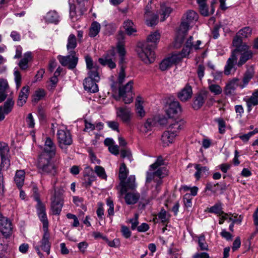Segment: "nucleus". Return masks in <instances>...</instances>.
<instances>
[{
  "label": "nucleus",
  "mask_w": 258,
  "mask_h": 258,
  "mask_svg": "<svg viewBox=\"0 0 258 258\" xmlns=\"http://www.w3.org/2000/svg\"><path fill=\"white\" fill-rule=\"evenodd\" d=\"M164 164L162 157L159 156L156 162L150 166L149 171L147 173L146 181L150 182L152 180L155 183V187L152 189L153 198H156L161 190V185L162 184V179L168 174L166 167L161 166Z\"/></svg>",
  "instance_id": "f257e3e1"
},
{
  "label": "nucleus",
  "mask_w": 258,
  "mask_h": 258,
  "mask_svg": "<svg viewBox=\"0 0 258 258\" xmlns=\"http://www.w3.org/2000/svg\"><path fill=\"white\" fill-rule=\"evenodd\" d=\"M160 37V34L158 31L152 33L148 36L147 41L138 46V55L145 63L150 64L154 61L155 54L154 49L159 42Z\"/></svg>",
  "instance_id": "f03ea898"
},
{
  "label": "nucleus",
  "mask_w": 258,
  "mask_h": 258,
  "mask_svg": "<svg viewBox=\"0 0 258 258\" xmlns=\"http://www.w3.org/2000/svg\"><path fill=\"white\" fill-rule=\"evenodd\" d=\"M232 43L235 48L232 52L237 57L239 55L237 66L240 67L252 57L253 52L249 49V46L246 43H243L240 39L236 38L233 39Z\"/></svg>",
  "instance_id": "7ed1b4c3"
},
{
  "label": "nucleus",
  "mask_w": 258,
  "mask_h": 258,
  "mask_svg": "<svg viewBox=\"0 0 258 258\" xmlns=\"http://www.w3.org/2000/svg\"><path fill=\"white\" fill-rule=\"evenodd\" d=\"M64 190L62 188L54 189V194L51 198V211L53 214L59 215L63 204Z\"/></svg>",
  "instance_id": "20e7f679"
},
{
  "label": "nucleus",
  "mask_w": 258,
  "mask_h": 258,
  "mask_svg": "<svg viewBox=\"0 0 258 258\" xmlns=\"http://www.w3.org/2000/svg\"><path fill=\"white\" fill-rule=\"evenodd\" d=\"M199 15L197 12L192 10H189L184 15L182 21L180 25V31L187 33L189 25L198 21Z\"/></svg>",
  "instance_id": "39448f33"
},
{
  "label": "nucleus",
  "mask_w": 258,
  "mask_h": 258,
  "mask_svg": "<svg viewBox=\"0 0 258 258\" xmlns=\"http://www.w3.org/2000/svg\"><path fill=\"white\" fill-rule=\"evenodd\" d=\"M202 42L200 40L194 41L192 36H189L185 41V45L181 52H178L183 58L186 57L192 52L193 50H197L201 48L200 45Z\"/></svg>",
  "instance_id": "423d86ee"
},
{
  "label": "nucleus",
  "mask_w": 258,
  "mask_h": 258,
  "mask_svg": "<svg viewBox=\"0 0 258 258\" xmlns=\"http://www.w3.org/2000/svg\"><path fill=\"white\" fill-rule=\"evenodd\" d=\"M52 157L39 156L38 167L42 174H53L55 168L53 164L50 162Z\"/></svg>",
  "instance_id": "0eeeda50"
},
{
  "label": "nucleus",
  "mask_w": 258,
  "mask_h": 258,
  "mask_svg": "<svg viewBox=\"0 0 258 258\" xmlns=\"http://www.w3.org/2000/svg\"><path fill=\"white\" fill-rule=\"evenodd\" d=\"M133 84V81H130L125 85L119 87V96L122 98V101L125 104H129L133 101L132 89Z\"/></svg>",
  "instance_id": "6e6552de"
},
{
  "label": "nucleus",
  "mask_w": 258,
  "mask_h": 258,
  "mask_svg": "<svg viewBox=\"0 0 258 258\" xmlns=\"http://www.w3.org/2000/svg\"><path fill=\"white\" fill-rule=\"evenodd\" d=\"M49 238L50 234L48 231L47 229H44L42 239L40 241V246L35 247L40 258H44L43 254L40 252V248H41L42 250L46 252L48 255L50 253L51 243L49 242Z\"/></svg>",
  "instance_id": "1a4fd4ad"
},
{
  "label": "nucleus",
  "mask_w": 258,
  "mask_h": 258,
  "mask_svg": "<svg viewBox=\"0 0 258 258\" xmlns=\"http://www.w3.org/2000/svg\"><path fill=\"white\" fill-rule=\"evenodd\" d=\"M182 59V57L179 53H174L161 62L159 66L160 69L162 71H166L179 62Z\"/></svg>",
  "instance_id": "9d476101"
},
{
  "label": "nucleus",
  "mask_w": 258,
  "mask_h": 258,
  "mask_svg": "<svg viewBox=\"0 0 258 258\" xmlns=\"http://www.w3.org/2000/svg\"><path fill=\"white\" fill-rule=\"evenodd\" d=\"M68 53L69 54L67 56L59 55L58 59L62 66L68 67L69 69L73 70L77 64L78 58L76 56L75 52H74V53Z\"/></svg>",
  "instance_id": "9b49d317"
},
{
  "label": "nucleus",
  "mask_w": 258,
  "mask_h": 258,
  "mask_svg": "<svg viewBox=\"0 0 258 258\" xmlns=\"http://www.w3.org/2000/svg\"><path fill=\"white\" fill-rule=\"evenodd\" d=\"M88 77L84 81L83 85L85 90L90 92V93H95L98 91V87L96 83L100 80H96L95 75L91 73H88Z\"/></svg>",
  "instance_id": "f8f14e48"
},
{
  "label": "nucleus",
  "mask_w": 258,
  "mask_h": 258,
  "mask_svg": "<svg viewBox=\"0 0 258 258\" xmlns=\"http://www.w3.org/2000/svg\"><path fill=\"white\" fill-rule=\"evenodd\" d=\"M116 116L119 118L122 121L128 123L132 116V112L130 108L126 106L116 107Z\"/></svg>",
  "instance_id": "ddd939ff"
},
{
  "label": "nucleus",
  "mask_w": 258,
  "mask_h": 258,
  "mask_svg": "<svg viewBox=\"0 0 258 258\" xmlns=\"http://www.w3.org/2000/svg\"><path fill=\"white\" fill-rule=\"evenodd\" d=\"M12 225L10 220L5 217H0V231L6 238L12 233Z\"/></svg>",
  "instance_id": "4468645a"
},
{
  "label": "nucleus",
  "mask_w": 258,
  "mask_h": 258,
  "mask_svg": "<svg viewBox=\"0 0 258 258\" xmlns=\"http://www.w3.org/2000/svg\"><path fill=\"white\" fill-rule=\"evenodd\" d=\"M59 146L62 148L63 145H70L73 142L70 133L67 130H59L57 133Z\"/></svg>",
  "instance_id": "2eb2a0df"
},
{
  "label": "nucleus",
  "mask_w": 258,
  "mask_h": 258,
  "mask_svg": "<svg viewBox=\"0 0 258 258\" xmlns=\"http://www.w3.org/2000/svg\"><path fill=\"white\" fill-rule=\"evenodd\" d=\"M237 56L234 55V54L231 52L224 67V73L225 75H229L235 71L236 66H237Z\"/></svg>",
  "instance_id": "dca6fc26"
},
{
  "label": "nucleus",
  "mask_w": 258,
  "mask_h": 258,
  "mask_svg": "<svg viewBox=\"0 0 258 258\" xmlns=\"http://www.w3.org/2000/svg\"><path fill=\"white\" fill-rule=\"evenodd\" d=\"M55 154V146L50 138H47L45 141L44 150L39 156L44 155L45 157H52Z\"/></svg>",
  "instance_id": "f3484780"
},
{
  "label": "nucleus",
  "mask_w": 258,
  "mask_h": 258,
  "mask_svg": "<svg viewBox=\"0 0 258 258\" xmlns=\"http://www.w3.org/2000/svg\"><path fill=\"white\" fill-rule=\"evenodd\" d=\"M194 166L196 171L194 175L197 180H199L202 177H207L209 174V169L206 166H203L200 164H189L187 168Z\"/></svg>",
  "instance_id": "a211bd4d"
},
{
  "label": "nucleus",
  "mask_w": 258,
  "mask_h": 258,
  "mask_svg": "<svg viewBox=\"0 0 258 258\" xmlns=\"http://www.w3.org/2000/svg\"><path fill=\"white\" fill-rule=\"evenodd\" d=\"M124 34L123 32L120 31L118 33V42L116 46L117 53L120 57V64L123 63L124 60V56L125 55V50L124 46L123 40L124 39Z\"/></svg>",
  "instance_id": "6ab92c4d"
},
{
  "label": "nucleus",
  "mask_w": 258,
  "mask_h": 258,
  "mask_svg": "<svg viewBox=\"0 0 258 258\" xmlns=\"http://www.w3.org/2000/svg\"><path fill=\"white\" fill-rule=\"evenodd\" d=\"M150 9V7L147 6L145 12V18L146 24L151 27L157 24L159 17L157 14L152 13Z\"/></svg>",
  "instance_id": "aec40b11"
},
{
  "label": "nucleus",
  "mask_w": 258,
  "mask_h": 258,
  "mask_svg": "<svg viewBox=\"0 0 258 258\" xmlns=\"http://www.w3.org/2000/svg\"><path fill=\"white\" fill-rule=\"evenodd\" d=\"M14 101L12 98H8L4 106H0V121L4 119L5 115L9 114L13 108Z\"/></svg>",
  "instance_id": "412c9836"
},
{
  "label": "nucleus",
  "mask_w": 258,
  "mask_h": 258,
  "mask_svg": "<svg viewBox=\"0 0 258 258\" xmlns=\"http://www.w3.org/2000/svg\"><path fill=\"white\" fill-rule=\"evenodd\" d=\"M192 95V88L187 84L178 93V97L181 101L185 102L191 98Z\"/></svg>",
  "instance_id": "4be33fe9"
},
{
  "label": "nucleus",
  "mask_w": 258,
  "mask_h": 258,
  "mask_svg": "<svg viewBox=\"0 0 258 258\" xmlns=\"http://www.w3.org/2000/svg\"><path fill=\"white\" fill-rule=\"evenodd\" d=\"M136 178L135 175H131L126 182L122 183L120 192L122 195L125 194L129 189L133 190L136 187L135 182Z\"/></svg>",
  "instance_id": "5701e85b"
},
{
  "label": "nucleus",
  "mask_w": 258,
  "mask_h": 258,
  "mask_svg": "<svg viewBox=\"0 0 258 258\" xmlns=\"http://www.w3.org/2000/svg\"><path fill=\"white\" fill-rule=\"evenodd\" d=\"M176 136V133L170 132L168 130L164 132L161 137L163 146L166 147L172 144L174 141Z\"/></svg>",
  "instance_id": "b1692460"
},
{
  "label": "nucleus",
  "mask_w": 258,
  "mask_h": 258,
  "mask_svg": "<svg viewBox=\"0 0 258 258\" xmlns=\"http://www.w3.org/2000/svg\"><path fill=\"white\" fill-rule=\"evenodd\" d=\"M84 181L83 184L86 187H89L91 185L92 182L95 180L96 177L94 174L89 175L90 173H93L92 169L89 166L85 167Z\"/></svg>",
  "instance_id": "393cba45"
},
{
  "label": "nucleus",
  "mask_w": 258,
  "mask_h": 258,
  "mask_svg": "<svg viewBox=\"0 0 258 258\" xmlns=\"http://www.w3.org/2000/svg\"><path fill=\"white\" fill-rule=\"evenodd\" d=\"M85 59L86 63L87 69L88 70V73H91L92 74H95L96 80H98V66L97 64L93 63L92 58L89 55L85 56Z\"/></svg>",
  "instance_id": "a878e982"
},
{
  "label": "nucleus",
  "mask_w": 258,
  "mask_h": 258,
  "mask_svg": "<svg viewBox=\"0 0 258 258\" xmlns=\"http://www.w3.org/2000/svg\"><path fill=\"white\" fill-rule=\"evenodd\" d=\"M181 111V108L179 102L178 101H173L169 104L168 108L166 110V114L169 118H171L173 117L174 115Z\"/></svg>",
  "instance_id": "bb28decb"
},
{
  "label": "nucleus",
  "mask_w": 258,
  "mask_h": 258,
  "mask_svg": "<svg viewBox=\"0 0 258 258\" xmlns=\"http://www.w3.org/2000/svg\"><path fill=\"white\" fill-rule=\"evenodd\" d=\"M125 193L124 198L127 205H134L137 203L140 198L139 193L135 191Z\"/></svg>",
  "instance_id": "cd10ccee"
},
{
  "label": "nucleus",
  "mask_w": 258,
  "mask_h": 258,
  "mask_svg": "<svg viewBox=\"0 0 258 258\" xmlns=\"http://www.w3.org/2000/svg\"><path fill=\"white\" fill-rule=\"evenodd\" d=\"M244 100L246 103L248 112L251 111L252 107L258 104V90L253 92L249 98H244Z\"/></svg>",
  "instance_id": "c85d7f7f"
},
{
  "label": "nucleus",
  "mask_w": 258,
  "mask_h": 258,
  "mask_svg": "<svg viewBox=\"0 0 258 258\" xmlns=\"http://www.w3.org/2000/svg\"><path fill=\"white\" fill-rule=\"evenodd\" d=\"M185 123V121L183 119H178L173 121V122L170 123L168 127V130L170 131V132L176 133V135L177 136L179 131L183 128Z\"/></svg>",
  "instance_id": "c756f323"
},
{
  "label": "nucleus",
  "mask_w": 258,
  "mask_h": 258,
  "mask_svg": "<svg viewBox=\"0 0 258 258\" xmlns=\"http://www.w3.org/2000/svg\"><path fill=\"white\" fill-rule=\"evenodd\" d=\"M29 92V88L28 86L23 87L18 98L17 104L19 106H22L27 100Z\"/></svg>",
  "instance_id": "7c9ffc66"
},
{
  "label": "nucleus",
  "mask_w": 258,
  "mask_h": 258,
  "mask_svg": "<svg viewBox=\"0 0 258 258\" xmlns=\"http://www.w3.org/2000/svg\"><path fill=\"white\" fill-rule=\"evenodd\" d=\"M46 22L57 24L60 20V18L55 11L48 12L44 17Z\"/></svg>",
  "instance_id": "2f4dec72"
},
{
  "label": "nucleus",
  "mask_w": 258,
  "mask_h": 258,
  "mask_svg": "<svg viewBox=\"0 0 258 258\" xmlns=\"http://www.w3.org/2000/svg\"><path fill=\"white\" fill-rule=\"evenodd\" d=\"M186 34L187 33H185L183 30L180 31V28H179V30L173 43V46L175 48H178L181 46Z\"/></svg>",
  "instance_id": "473e14b6"
},
{
  "label": "nucleus",
  "mask_w": 258,
  "mask_h": 258,
  "mask_svg": "<svg viewBox=\"0 0 258 258\" xmlns=\"http://www.w3.org/2000/svg\"><path fill=\"white\" fill-rule=\"evenodd\" d=\"M238 81V79L235 78L230 81L228 84L226 85L225 88V94L226 95L233 94L236 86L238 85H239Z\"/></svg>",
  "instance_id": "72a5a7b5"
},
{
  "label": "nucleus",
  "mask_w": 258,
  "mask_h": 258,
  "mask_svg": "<svg viewBox=\"0 0 258 258\" xmlns=\"http://www.w3.org/2000/svg\"><path fill=\"white\" fill-rule=\"evenodd\" d=\"M77 45V40L75 35L73 34H71L67 40V48L68 52L74 53V49L76 47Z\"/></svg>",
  "instance_id": "f704fd0d"
},
{
  "label": "nucleus",
  "mask_w": 258,
  "mask_h": 258,
  "mask_svg": "<svg viewBox=\"0 0 258 258\" xmlns=\"http://www.w3.org/2000/svg\"><path fill=\"white\" fill-rule=\"evenodd\" d=\"M123 27L126 33L128 35H132L137 32L136 28L131 20H125L123 24Z\"/></svg>",
  "instance_id": "c9c22d12"
},
{
  "label": "nucleus",
  "mask_w": 258,
  "mask_h": 258,
  "mask_svg": "<svg viewBox=\"0 0 258 258\" xmlns=\"http://www.w3.org/2000/svg\"><path fill=\"white\" fill-rule=\"evenodd\" d=\"M25 177V172L24 170H17L15 176V182L19 188H21L24 184Z\"/></svg>",
  "instance_id": "e433bc0d"
},
{
  "label": "nucleus",
  "mask_w": 258,
  "mask_h": 258,
  "mask_svg": "<svg viewBox=\"0 0 258 258\" xmlns=\"http://www.w3.org/2000/svg\"><path fill=\"white\" fill-rule=\"evenodd\" d=\"M207 1V0H197L200 14L204 17H207L210 15Z\"/></svg>",
  "instance_id": "4c0bfd02"
},
{
  "label": "nucleus",
  "mask_w": 258,
  "mask_h": 258,
  "mask_svg": "<svg viewBox=\"0 0 258 258\" xmlns=\"http://www.w3.org/2000/svg\"><path fill=\"white\" fill-rule=\"evenodd\" d=\"M208 89L210 91L215 95H219L222 92V88L218 84L214 83V81L208 80Z\"/></svg>",
  "instance_id": "58836bf2"
},
{
  "label": "nucleus",
  "mask_w": 258,
  "mask_h": 258,
  "mask_svg": "<svg viewBox=\"0 0 258 258\" xmlns=\"http://www.w3.org/2000/svg\"><path fill=\"white\" fill-rule=\"evenodd\" d=\"M251 33L252 29L250 27H245L238 31L233 39L237 38L241 40L243 38H247L250 36Z\"/></svg>",
  "instance_id": "ea45409f"
},
{
  "label": "nucleus",
  "mask_w": 258,
  "mask_h": 258,
  "mask_svg": "<svg viewBox=\"0 0 258 258\" xmlns=\"http://www.w3.org/2000/svg\"><path fill=\"white\" fill-rule=\"evenodd\" d=\"M100 29L101 26L98 22H93L89 29V36L91 37H95L100 32Z\"/></svg>",
  "instance_id": "a19ab883"
},
{
  "label": "nucleus",
  "mask_w": 258,
  "mask_h": 258,
  "mask_svg": "<svg viewBox=\"0 0 258 258\" xmlns=\"http://www.w3.org/2000/svg\"><path fill=\"white\" fill-rule=\"evenodd\" d=\"M161 21H164L167 17L169 16V15L172 11V9L166 6L165 4H162L161 6Z\"/></svg>",
  "instance_id": "79ce46f5"
},
{
  "label": "nucleus",
  "mask_w": 258,
  "mask_h": 258,
  "mask_svg": "<svg viewBox=\"0 0 258 258\" xmlns=\"http://www.w3.org/2000/svg\"><path fill=\"white\" fill-rule=\"evenodd\" d=\"M98 61L99 63L102 66H107L108 67L111 69H114L116 67L115 63L108 56L99 58Z\"/></svg>",
  "instance_id": "37998d69"
},
{
  "label": "nucleus",
  "mask_w": 258,
  "mask_h": 258,
  "mask_svg": "<svg viewBox=\"0 0 258 258\" xmlns=\"http://www.w3.org/2000/svg\"><path fill=\"white\" fill-rule=\"evenodd\" d=\"M208 211L211 213H214L216 215H221L223 213L222 208V204L220 202L216 203L208 209Z\"/></svg>",
  "instance_id": "c03bdc74"
},
{
  "label": "nucleus",
  "mask_w": 258,
  "mask_h": 258,
  "mask_svg": "<svg viewBox=\"0 0 258 258\" xmlns=\"http://www.w3.org/2000/svg\"><path fill=\"white\" fill-rule=\"evenodd\" d=\"M205 97L203 94H199L194 102V108L196 109L200 108L204 103Z\"/></svg>",
  "instance_id": "a18cd8bd"
},
{
  "label": "nucleus",
  "mask_w": 258,
  "mask_h": 258,
  "mask_svg": "<svg viewBox=\"0 0 258 258\" xmlns=\"http://www.w3.org/2000/svg\"><path fill=\"white\" fill-rule=\"evenodd\" d=\"M94 172L99 178L102 179H107V176L104 168L102 166L96 165L94 167Z\"/></svg>",
  "instance_id": "49530a36"
},
{
  "label": "nucleus",
  "mask_w": 258,
  "mask_h": 258,
  "mask_svg": "<svg viewBox=\"0 0 258 258\" xmlns=\"http://www.w3.org/2000/svg\"><path fill=\"white\" fill-rule=\"evenodd\" d=\"M45 95V92L43 89H38L35 91L33 96V101L37 102L42 99Z\"/></svg>",
  "instance_id": "de8ad7c7"
},
{
  "label": "nucleus",
  "mask_w": 258,
  "mask_h": 258,
  "mask_svg": "<svg viewBox=\"0 0 258 258\" xmlns=\"http://www.w3.org/2000/svg\"><path fill=\"white\" fill-rule=\"evenodd\" d=\"M215 121L218 123L219 133L223 134L225 132L226 124L225 121L222 118H217Z\"/></svg>",
  "instance_id": "09e8293b"
},
{
  "label": "nucleus",
  "mask_w": 258,
  "mask_h": 258,
  "mask_svg": "<svg viewBox=\"0 0 258 258\" xmlns=\"http://www.w3.org/2000/svg\"><path fill=\"white\" fill-rule=\"evenodd\" d=\"M128 172L124 163H122L119 168V177L120 180L122 182L124 181L127 175Z\"/></svg>",
  "instance_id": "8fccbe9b"
},
{
  "label": "nucleus",
  "mask_w": 258,
  "mask_h": 258,
  "mask_svg": "<svg viewBox=\"0 0 258 258\" xmlns=\"http://www.w3.org/2000/svg\"><path fill=\"white\" fill-rule=\"evenodd\" d=\"M253 77V73L252 72L247 71L245 73L243 78L242 79L243 84L240 85L239 84V86L241 88H244L246 85L248 84L249 81L250 80V79Z\"/></svg>",
  "instance_id": "3c124183"
},
{
  "label": "nucleus",
  "mask_w": 258,
  "mask_h": 258,
  "mask_svg": "<svg viewBox=\"0 0 258 258\" xmlns=\"http://www.w3.org/2000/svg\"><path fill=\"white\" fill-rule=\"evenodd\" d=\"M154 123V121L153 119L151 118L148 119L143 126V131L145 133H147L149 131H150L152 130Z\"/></svg>",
  "instance_id": "603ef678"
},
{
  "label": "nucleus",
  "mask_w": 258,
  "mask_h": 258,
  "mask_svg": "<svg viewBox=\"0 0 258 258\" xmlns=\"http://www.w3.org/2000/svg\"><path fill=\"white\" fill-rule=\"evenodd\" d=\"M9 148L8 145L5 143H0V155L1 157L8 156Z\"/></svg>",
  "instance_id": "864d4df0"
},
{
  "label": "nucleus",
  "mask_w": 258,
  "mask_h": 258,
  "mask_svg": "<svg viewBox=\"0 0 258 258\" xmlns=\"http://www.w3.org/2000/svg\"><path fill=\"white\" fill-rule=\"evenodd\" d=\"M14 75L15 77V81L16 85V88L17 89H18L21 85V76L20 72L16 68L14 70Z\"/></svg>",
  "instance_id": "5fc2aeb1"
},
{
  "label": "nucleus",
  "mask_w": 258,
  "mask_h": 258,
  "mask_svg": "<svg viewBox=\"0 0 258 258\" xmlns=\"http://www.w3.org/2000/svg\"><path fill=\"white\" fill-rule=\"evenodd\" d=\"M198 244L202 250L208 249V245L205 242V238L204 235H201L199 237Z\"/></svg>",
  "instance_id": "6e6d98bb"
},
{
  "label": "nucleus",
  "mask_w": 258,
  "mask_h": 258,
  "mask_svg": "<svg viewBox=\"0 0 258 258\" xmlns=\"http://www.w3.org/2000/svg\"><path fill=\"white\" fill-rule=\"evenodd\" d=\"M136 112L138 115L141 117H143L145 115V111L141 102L138 101V103L136 104Z\"/></svg>",
  "instance_id": "4d7b16f0"
},
{
  "label": "nucleus",
  "mask_w": 258,
  "mask_h": 258,
  "mask_svg": "<svg viewBox=\"0 0 258 258\" xmlns=\"http://www.w3.org/2000/svg\"><path fill=\"white\" fill-rule=\"evenodd\" d=\"M125 68L123 65L120 66V71L118 76V82L119 84H122L124 81L126 76L124 71Z\"/></svg>",
  "instance_id": "13d9d810"
},
{
  "label": "nucleus",
  "mask_w": 258,
  "mask_h": 258,
  "mask_svg": "<svg viewBox=\"0 0 258 258\" xmlns=\"http://www.w3.org/2000/svg\"><path fill=\"white\" fill-rule=\"evenodd\" d=\"M41 221L43 223V228L48 230V222L46 213H41L38 214Z\"/></svg>",
  "instance_id": "bf43d9fd"
},
{
  "label": "nucleus",
  "mask_w": 258,
  "mask_h": 258,
  "mask_svg": "<svg viewBox=\"0 0 258 258\" xmlns=\"http://www.w3.org/2000/svg\"><path fill=\"white\" fill-rule=\"evenodd\" d=\"M158 218L163 223L167 222L169 219V216L166 211L164 209H162L159 213Z\"/></svg>",
  "instance_id": "052dcab7"
},
{
  "label": "nucleus",
  "mask_w": 258,
  "mask_h": 258,
  "mask_svg": "<svg viewBox=\"0 0 258 258\" xmlns=\"http://www.w3.org/2000/svg\"><path fill=\"white\" fill-rule=\"evenodd\" d=\"M192 198L190 197L189 194H185L183 197V202L186 208H190L192 206L191 202Z\"/></svg>",
  "instance_id": "680f3d73"
},
{
  "label": "nucleus",
  "mask_w": 258,
  "mask_h": 258,
  "mask_svg": "<svg viewBox=\"0 0 258 258\" xmlns=\"http://www.w3.org/2000/svg\"><path fill=\"white\" fill-rule=\"evenodd\" d=\"M120 156L122 158H126L130 161H132V154L131 151L128 149H123L120 151Z\"/></svg>",
  "instance_id": "e2e57ef3"
},
{
  "label": "nucleus",
  "mask_w": 258,
  "mask_h": 258,
  "mask_svg": "<svg viewBox=\"0 0 258 258\" xmlns=\"http://www.w3.org/2000/svg\"><path fill=\"white\" fill-rule=\"evenodd\" d=\"M121 232L122 236L125 238H129L131 236V232L130 230L125 226H121Z\"/></svg>",
  "instance_id": "0e129e2a"
},
{
  "label": "nucleus",
  "mask_w": 258,
  "mask_h": 258,
  "mask_svg": "<svg viewBox=\"0 0 258 258\" xmlns=\"http://www.w3.org/2000/svg\"><path fill=\"white\" fill-rule=\"evenodd\" d=\"M26 122L29 128H33L35 125L34 119L31 113H29L26 118Z\"/></svg>",
  "instance_id": "69168bd1"
},
{
  "label": "nucleus",
  "mask_w": 258,
  "mask_h": 258,
  "mask_svg": "<svg viewBox=\"0 0 258 258\" xmlns=\"http://www.w3.org/2000/svg\"><path fill=\"white\" fill-rule=\"evenodd\" d=\"M7 249V244L4 238L0 237V254H2L6 252Z\"/></svg>",
  "instance_id": "338daca9"
},
{
  "label": "nucleus",
  "mask_w": 258,
  "mask_h": 258,
  "mask_svg": "<svg viewBox=\"0 0 258 258\" xmlns=\"http://www.w3.org/2000/svg\"><path fill=\"white\" fill-rule=\"evenodd\" d=\"M8 156L1 157L2 162L0 168H1V170L2 169V168H4L5 167L7 168L10 165V160L8 159Z\"/></svg>",
  "instance_id": "774afa93"
}]
</instances>
